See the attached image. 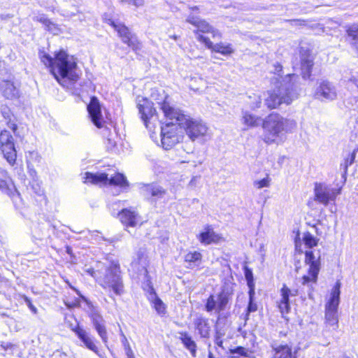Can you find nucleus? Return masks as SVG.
I'll return each instance as SVG.
<instances>
[{
  "mask_svg": "<svg viewBox=\"0 0 358 358\" xmlns=\"http://www.w3.org/2000/svg\"><path fill=\"white\" fill-rule=\"evenodd\" d=\"M319 238L308 231L303 234L301 239L299 238L295 240L296 250L299 253L305 254L304 262L308 266V275H304L301 278V284L308 287L310 297V292L317 283L321 266V252L315 248L317 246Z\"/></svg>",
  "mask_w": 358,
  "mask_h": 358,
  "instance_id": "nucleus-1",
  "label": "nucleus"
},
{
  "mask_svg": "<svg viewBox=\"0 0 358 358\" xmlns=\"http://www.w3.org/2000/svg\"><path fill=\"white\" fill-rule=\"evenodd\" d=\"M86 272L92 275L110 297L124 293V285L120 267L117 262H97L95 268H89Z\"/></svg>",
  "mask_w": 358,
  "mask_h": 358,
  "instance_id": "nucleus-2",
  "label": "nucleus"
},
{
  "mask_svg": "<svg viewBox=\"0 0 358 358\" xmlns=\"http://www.w3.org/2000/svg\"><path fill=\"white\" fill-rule=\"evenodd\" d=\"M296 127L297 122L294 119L271 113L262 120V140L267 145H281L286 141L287 135L293 133Z\"/></svg>",
  "mask_w": 358,
  "mask_h": 358,
  "instance_id": "nucleus-3",
  "label": "nucleus"
},
{
  "mask_svg": "<svg viewBox=\"0 0 358 358\" xmlns=\"http://www.w3.org/2000/svg\"><path fill=\"white\" fill-rule=\"evenodd\" d=\"M40 57L41 62L50 66L51 73L60 84L63 85L59 77L62 80L66 79L72 82L78 80L77 62L73 56L64 50H59L55 53L54 58L45 52L41 53Z\"/></svg>",
  "mask_w": 358,
  "mask_h": 358,
  "instance_id": "nucleus-4",
  "label": "nucleus"
},
{
  "mask_svg": "<svg viewBox=\"0 0 358 358\" xmlns=\"http://www.w3.org/2000/svg\"><path fill=\"white\" fill-rule=\"evenodd\" d=\"M298 79L299 76L294 73L287 74L280 85H276L273 91L268 92V96L265 99L266 106L270 109H273L282 103L289 105L297 99Z\"/></svg>",
  "mask_w": 358,
  "mask_h": 358,
  "instance_id": "nucleus-5",
  "label": "nucleus"
},
{
  "mask_svg": "<svg viewBox=\"0 0 358 358\" xmlns=\"http://www.w3.org/2000/svg\"><path fill=\"white\" fill-rule=\"evenodd\" d=\"M341 283L337 281L331 289V296L325 305V324L334 330L338 328V308L340 303Z\"/></svg>",
  "mask_w": 358,
  "mask_h": 358,
  "instance_id": "nucleus-6",
  "label": "nucleus"
},
{
  "mask_svg": "<svg viewBox=\"0 0 358 358\" xmlns=\"http://www.w3.org/2000/svg\"><path fill=\"white\" fill-rule=\"evenodd\" d=\"M137 108L145 127L151 132L159 124V117L153 103L148 99L138 100Z\"/></svg>",
  "mask_w": 358,
  "mask_h": 358,
  "instance_id": "nucleus-7",
  "label": "nucleus"
},
{
  "mask_svg": "<svg viewBox=\"0 0 358 358\" xmlns=\"http://www.w3.org/2000/svg\"><path fill=\"white\" fill-rule=\"evenodd\" d=\"M85 183H92L94 185H117L120 187H126L129 185L125 176L120 173H117L110 178L104 173H92L86 172L85 173Z\"/></svg>",
  "mask_w": 358,
  "mask_h": 358,
  "instance_id": "nucleus-8",
  "label": "nucleus"
},
{
  "mask_svg": "<svg viewBox=\"0 0 358 358\" xmlns=\"http://www.w3.org/2000/svg\"><path fill=\"white\" fill-rule=\"evenodd\" d=\"M185 131L192 141H204L210 138L208 127L201 120H194L189 117L180 127Z\"/></svg>",
  "mask_w": 358,
  "mask_h": 358,
  "instance_id": "nucleus-9",
  "label": "nucleus"
},
{
  "mask_svg": "<svg viewBox=\"0 0 358 358\" xmlns=\"http://www.w3.org/2000/svg\"><path fill=\"white\" fill-rule=\"evenodd\" d=\"M161 143L165 150H170L184 138L182 128L177 125L166 124L161 127Z\"/></svg>",
  "mask_w": 358,
  "mask_h": 358,
  "instance_id": "nucleus-10",
  "label": "nucleus"
},
{
  "mask_svg": "<svg viewBox=\"0 0 358 358\" xmlns=\"http://www.w3.org/2000/svg\"><path fill=\"white\" fill-rule=\"evenodd\" d=\"M340 194L341 188H334L324 182L315 183L314 199L324 206H327L330 201H334Z\"/></svg>",
  "mask_w": 358,
  "mask_h": 358,
  "instance_id": "nucleus-11",
  "label": "nucleus"
},
{
  "mask_svg": "<svg viewBox=\"0 0 358 358\" xmlns=\"http://www.w3.org/2000/svg\"><path fill=\"white\" fill-rule=\"evenodd\" d=\"M0 150L7 162L10 165L14 164L17 157L14 139L7 130H3L0 133Z\"/></svg>",
  "mask_w": 358,
  "mask_h": 358,
  "instance_id": "nucleus-12",
  "label": "nucleus"
},
{
  "mask_svg": "<svg viewBox=\"0 0 358 358\" xmlns=\"http://www.w3.org/2000/svg\"><path fill=\"white\" fill-rule=\"evenodd\" d=\"M314 92L315 99L322 101H334L337 98L336 87L328 80H320Z\"/></svg>",
  "mask_w": 358,
  "mask_h": 358,
  "instance_id": "nucleus-13",
  "label": "nucleus"
},
{
  "mask_svg": "<svg viewBox=\"0 0 358 358\" xmlns=\"http://www.w3.org/2000/svg\"><path fill=\"white\" fill-rule=\"evenodd\" d=\"M161 108L166 119L170 120V122L167 123L170 125H177L181 127L185 123V121L189 117L182 113L180 110L171 106L166 101L162 103Z\"/></svg>",
  "mask_w": 358,
  "mask_h": 358,
  "instance_id": "nucleus-14",
  "label": "nucleus"
},
{
  "mask_svg": "<svg viewBox=\"0 0 358 358\" xmlns=\"http://www.w3.org/2000/svg\"><path fill=\"white\" fill-rule=\"evenodd\" d=\"M229 302V298L227 293L221 292L215 295L211 294L206 300L205 308L207 312L215 310L220 313L224 310Z\"/></svg>",
  "mask_w": 358,
  "mask_h": 358,
  "instance_id": "nucleus-15",
  "label": "nucleus"
},
{
  "mask_svg": "<svg viewBox=\"0 0 358 358\" xmlns=\"http://www.w3.org/2000/svg\"><path fill=\"white\" fill-rule=\"evenodd\" d=\"M187 22L197 28V30L194 31V33L196 34V37L199 35H201L198 33L199 31H201L203 33H211L214 39H220L221 38V34L218 30L214 29L209 23L200 19L197 16L189 15L187 18Z\"/></svg>",
  "mask_w": 358,
  "mask_h": 358,
  "instance_id": "nucleus-16",
  "label": "nucleus"
},
{
  "mask_svg": "<svg viewBox=\"0 0 358 358\" xmlns=\"http://www.w3.org/2000/svg\"><path fill=\"white\" fill-rule=\"evenodd\" d=\"M87 111L92 123L97 128H102L105 126L106 121L101 113V107L97 98H91L87 106Z\"/></svg>",
  "mask_w": 358,
  "mask_h": 358,
  "instance_id": "nucleus-17",
  "label": "nucleus"
},
{
  "mask_svg": "<svg viewBox=\"0 0 358 358\" xmlns=\"http://www.w3.org/2000/svg\"><path fill=\"white\" fill-rule=\"evenodd\" d=\"M111 26L117 31L123 43L134 50L139 49V43L131 36L127 27L122 24H117L114 21H111Z\"/></svg>",
  "mask_w": 358,
  "mask_h": 358,
  "instance_id": "nucleus-18",
  "label": "nucleus"
},
{
  "mask_svg": "<svg viewBox=\"0 0 358 358\" xmlns=\"http://www.w3.org/2000/svg\"><path fill=\"white\" fill-rule=\"evenodd\" d=\"M0 191L10 198L18 195L15 186L6 170L0 167Z\"/></svg>",
  "mask_w": 358,
  "mask_h": 358,
  "instance_id": "nucleus-19",
  "label": "nucleus"
},
{
  "mask_svg": "<svg viewBox=\"0 0 358 358\" xmlns=\"http://www.w3.org/2000/svg\"><path fill=\"white\" fill-rule=\"evenodd\" d=\"M121 222L127 227H136L141 222V217L134 208H124L118 214Z\"/></svg>",
  "mask_w": 358,
  "mask_h": 358,
  "instance_id": "nucleus-20",
  "label": "nucleus"
},
{
  "mask_svg": "<svg viewBox=\"0 0 358 358\" xmlns=\"http://www.w3.org/2000/svg\"><path fill=\"white\" fill-rule=\"evenodd\" d=\"M73 331L83 342L85 348L100 356L99 348L95 344L94 338L87 331L79 326L73 329Z\"/></svg>",
  "mask_w": 358,
  "mask_h": 358,
  "instance_id": "nucleus-21",
  "label": "nucleus"
},
{
  "mask_svg": "<svg viewBox=\"0 0 358 358\" xmlns=\"http://www.w3.org/2000/svg\"><path fill=\"white\" fill-rule=\"evenodd\" d=\"M197 40L203 43L208 48L211 49L214 52L221 53L223 55H229L234 52L231 45L222 43L214 45L208 38L203 35H199Z\"/></svg>",
  "mask_w": 358,
  "mask_h": 358,
  "instance_id": "nucleus-22",
  "label": "nucleus"
},
{
  "mask_svg": "<svg viewBox=\"0 0 358 358\" xmlns=\"http://www.w3.org/2000/svg\"><path fill=\"white\" fill-rule=\"evenodd\" d=\"M297 294V289H290L285 285H283L280 289L281 299L278 305V308L282 315L288 313L290 310L289 296H294Z\"/></svg>",
  "mask_w": 358,
  "mask_h": 358,
  "instance_id": "nucleus-23",
  "label": "nucleus"
},
{
  "mask_svg": "<svg viewBox=\"0 0 358 358\" xmlns=\"http://www.w3.org/2000/svg\"><path fill=\"white\" fill-rule=\"evenodd\" d=\"M92 320L94 328L96 331L98 335L101 338L106 347L108 348L107 345L108 338L105 320H103V317L99 314L92 315Z\"/></svg>",
  "mask_w": 358,
  "mask_h": 358,
  "instance_id": "nucleus-24",
  "label": "nucleus"
},
{
  "mask_svg": "<svg viewBox=\"0 0 358 358\" xmlns=\"http://www.w3.org/2000/svg\"><path fill=\"white\" fill-rule=\"evenodd\" d=\"M301 70L303 78L309 77L313 65V59L310 52L306 50H301Z\"/></svg>",
  "mask_w": 358,
  "mask_h": 358,
  "instance_id": "nucleus-25",
  "label": "nucleus"
},
{
  "mask_svg": "<svg viewBox=\"0 0 358 358\" xmlns=\"http://www.w3.org/2000/svg\"><path fill=\"white\" fill-rule=\"evenodd\" d=\"M0 90L3 96L8 99H14L19 96L18 90L12 82L8 80H3L0 83Z\"/></svg>",
  "mask_w": 358,
  "mask_h": 358,
  "instance_id": "nucleus-26",
  "label": "nucleus"
},
{
  "mask_svg": "<svg viewBox=\"0 0 358 358\" xmlns=\"http://www.w3.org/2000/svg\"><path fill=\"white\" fill-rule=\"evenodd\" d=\"M275 352V358H296L292 354V348L287 344L273 343L271 345Z\"/></svg>",
  "mask_w": 358,
  "mask_h": 358,
  "instance_id": "nucleus-27",
  "label": "nucleus"
},
{
  "mask_svg": "<svg viewBox=\"0 0 358 358\" xmlns=\"http://www.w3.org/2000/svg\"><path fill=\"white\" fill-rule=\"evenodd\" d=\"M345 28L348 36L352 39L351 46L356 50L358 56V24H352L346 26Z\"/></svg>",
  "mask_w": 358,
  "mask_h": 358,
  "instance_id": "nucleus-28",
  "label": "nucleus"
},
{
  "mask_svg": "<svg viewBox=\"0 0 358 358\" xmlns=\"http://www.w3.org/2000/svg\"><path fill=\"white\" fill-rule=\"evenodd\" d=\"M242 121L243 123L249 127H258L261 123L262 124V120L260 117L252 115L249 112L244 111L243 112Z\"/></svg>",
  "mask_w": 358,
  "mask_h": 358,
  "instance_id": "nucleus-29",
  "label": "nucleus"
},
{
  "mask_svg": "<svg viewBox=\"0 0 358 358\" xmlns=\"http://www.w3.org/2000/svg\"><path fill=\"white\" fill-rule=\"evenodd\" d=\"M145 191L148 195H150L155 199H162L166 194V191L157 185H148L145 186Z\"/></svg>",
  "mask_w": 358,
  "mask_h": 358,
  "instance_id": "nucleus-30",
  "label": "nucleus"
},
{
  "mask_svg": "<svg viewBox=\"0 0 358 358\" xmlns=\"http://www.w3.org/2000/svg\"><path fill=\"white\" fill-rule=\"evenodd\" d=\"M180 339L181 340L182 344L185 345V347L189 350L191 355L193 357H196V343L192 340V337L188 335L186 332H181L180 333Z\"/></svg>",
  "mask_w": 358,
  "mask_h": 358,
  "instance_id": "nucleus-31",
  "label": "nucleus"
},
{
  "mask_svg": "<svg viewBox=\"0 0 358 358\" xmlns=\"http://www.w3.org/2000/svg\"><path fill=\"white\" fill-rule=\"evenodd\" d=\"M149 300H150L154 306L155 309L158 314H164L165 313V306L162 301L157 297L154 289L150 287L149 293Z\"/></svg>",
  "mask_w": 358,
  "mask_h": 358,
  "instance_id": "nucleus-32",
  "label": "nucleus"
},
{
  "mask_svg": "<svg viewBox=\"0 0 358 358\" xmlns=\"http://www.w3.org/2000/svg\"><path fill=\"white\" fill-rule=\"evenodd\" d=\"M198 238L201 243L208 245L217 241V236L213 229L208 227L205 231L199 234Z\"/></svg>",
  "mask_w": 358,
  "mask_h": 358,
  "instance_id": "nucleus-33",
  "label": "nucleus"
},
{
  "mask_svg": "<svg viewBox=\"0 0 358 358\" xmlns=\"http://www.w3.org/2000/svg\"><path fill=\"white\" fill-rule=\"evenodd\" d=\"M196 329L203 338H207L209 336L210 326L208 320L204 318H199L195 322Z\"/></svg>",
  "mask_w": 358,
  "mask_h": 358,
  "instance_id": "nucleus-34",
  "label": "nucleus"
},
{
  "mask_svg": "<svg viewBox=\"0 0 358 358\" xmlns=\"http://www.w3.org/2000/svg\"><path fill=\"white\" fill-rule=\"evenodd\" d=\"M202 255L199 252H189L185 257V261L189 263V266H198L201 260Z\"/></svg>",
  "mask_w": 358,
  "mask_h": 358,
  "instance_id": "nucleus-35",
  "label": "nucleus"
},
{
  "mask_svg": "<svg viewBox=\"0 0 358 358\" xmlns=\"http://www.w3.org/2000/svg\"><path fill=\"white\" fill-rule=\"evenodd\" d=\"M1 114L3 118L6 120L8 127L15 132L17 129V126L13 120L14 116L10 109L6 107L3 108L1 109Z\"/></svg>",
  "mask_w": 358,
  "mask_h": 358,
  "instance_id": "nucleus-36",
  "label": "nucleus"
},
{
  "mask_svg": "<svg viewBox=\"0 0 358 358\" xmlns=\"http://www.w3.org/2000/svg\"><path fill=\"white\" fill-rule=\"evenodd\" d=\"M178 152V158L176 159L178 162L180 163H186L188 162L189 160L187 157V156L189 154L193 153L194 152V147L193 146H187L185 148H183L182 150H177Z\"/></svg>",
  "mask_w": 358,
  "mask_h": 358,
  "instance_id": "nucleus-37",
  "label": "nucleus"
},
{
  "mask_svg": "<svg viewBox=\"0 0 358 358\" xmlns=\"http://www.w3.org/2000/svg\"><path fill=\"white\" fill-rule=\"evenodd\" d=\"M271 178L268 175H266L265 178L262 180H256L253 182V186L258 189H262L264 187H268L271 185Z\"/></svg>",
  "mask_w": 358,
  "mask_h": 358,
  "instance_id": "nucleus-38",
  "label": "nucleus"
},
{
  "mask_svg": "<svg viewBox=\"0 0 358 358\" xmlns=\"http://www.w3.org/2000/svg\"><path fill=\"white\" fill-rule=\"evenodd\" d=\"M245 276L247 280L248 286L249 287L248 294H252L253 291H255V283L253 281V275L252 271L249 269H246L245 272Z\"/></svg>",
  "mask_w": 358,
  "mask_h": 358,
  "instance_id": "nucleus-39",
  "label": "nucleus"
},
{
  "mask_svg": "<svg viewBox=\"0 0 358 358\" xmlns=\"http://www.w3.org/2000/svg\"><path fill=\"white\" fill-rule=\"evenodd\" d=\"M274 74L278 76L279 78H275L276 83H279L280 84L282 83V80L285 77H282L281 72L282 71V66L280 63H275L273 64V70L272 71Z\"/></svg>",
  "mask_w": 358,
  "mask_h": 358,
  "instance_id": "nucleus-40",
  "label": "nucleus"
},
{
  "mask_svg": "<svg viewBox=\"0 0 358 358\" xmlns=\"http://www.w3.org/2000/svg\"><path fill=\"white\" fill-rule=\"evenodd\" d=\"M255 291H253L252 294H249V303L248 306L247 311L248 313L255 312L257 310V306L255 303H254V296Z\"/></svg>",
  "mask_w": 358,
  "mask_h": 358,
  "instance_id": "nucleus-41",
  "label": "nucleus"
},
{
  "mask_svg": "<svg viewBox=\"0 0 358 358\" xmlns=\"http://www.w3.org/2000/svg\"><path fill=\"white\" fill-rule=\"evenodd\" d=\"M34 20L41 22L45 27L46 24H50V20L44 14H38L34 17Z\"/></svg>",
  "mask_w": 358,
  "mask_h": 358,
  "instance_id": "nucleus-42",
  "label": "nucleus"
},
{
  "mask_svg": "<svg viewBox=\"0 0 358 358\" xmlns=\"http://www.w3.org/2000/svg\"><path fill=\"white\" fill-rule=\"evenodd\" d=\"M357 152H358V149L357 150H355L353 151V152L352 153L350 159H347L345 161V163L343 164H341V166H343L344 169H345V171H346L348 167L349 166H350L354 162V160L355 159V156H356V154H357Z\"/></svg>",
  "mask_w": 358,
  "mask_h": 358,
  "instance_id": "nucleus-43",
  "label": "nucleus"
},
{
  "mask_svg": "<svg viewBox=\"0 0 358 358\" xmlns=\"http://www.w3.org/2000/svg\"><path fill=\"white\" fill-rule=\"evenodd\" d=\"M45 28L53 34H58L59 29L57 25L50 20V24H46Z\"/></svg>",
  "mask_w": 358,
  "mask_h": 358,
  "instance_id": "nucleus-44",
  "label": "nucleus"
},
{
  "mask_svg": "<svg viewBox=\"0 0 358 358\" xmlns=\"http://www.w3.org/2000/svg\"><path fill=\"white\" fill-rule=\"evenodd\" d=\"M231 352L232 354H238L239 355L246 357L248 351L243 347H237L235 349L231 350Z\"/></svg>",
  "mask_w": 358,
  "mask_h": 358,
  "instance_id": "nucleus-45",
  "label": "nucleus"
},
{
  "mask_svg": "<svg viewBox=\"0 0 358 358\" xmlns=\"http://www.w3.org/2000/svg\"><path fill=\"white\" fill-rule=\"evenodd\" d=\"M254 100H255V102L251 103L250 104H251V108L255 110V109L259 108L260 107L261 103H262V99L259 96L254 95Z\"/></svg>",
  "mask_w": 358,
  "mask_h": 358,
  "instance_id": "nucleus-46",
  "label": "nucleus"
},
{
  "mask_svg": "<svg viewBox=\"0 0 358 358\" xmlns=\"http://www.w3.org/2000/svg\"><path fill=\"white\" fill-rule=\"evenodd\" d=\"M124 350L127 356V358H135L134 352L128 343L127 344V345H124Z\"/></svg>",
  "mask_w": 358,
  "mask_h": 358,
  "instance_id": "nucleus-47",
  "label": "nucleus"
},
{
  "mask_svg": "<svg viewBox=\"0 0 358 358\" xmlns=\"http://www.w3.org/2000/svg\"><path fill=\"white\" fill-rule=\"evenodd\" d=\"M215 343L217 346H219V347H220V348H223V346H222L223 341H222V338H220V336H219V332H216V334H215Z\"/></svg>",
  "mask_w": 358,
  "mask_h": 358,
  "instance_id": "nucleus-48",
  "label": "nucleus"
},
{
  "mask_svg": "<svg viewBox=\"0 0 358 358\" xmlns=\"http://www.w3.org/2000/svg\"><path fill=\"white\" fill-rule=\"evenodd\" d=\"M129 1H132L131 4L135 6L136 7H140L144 4V0H129Z\"/></svg>",
  "mask_w": 358,
  "mask_h": 358,
  "instance_id": "nucleus-49",
  "label": "nucleus"
},
{
  "mask_svg": "<svg viewBox=\"0 0 358 358\" xmlns=\"http://www.w3.org/2000/svg\"><path fill=\"white\" fill-rule=\"evenodd\" d=\"M349 81L352 83L353 85H355L358 88V76H352L350 79Z\"/></svg>",
  "mask_w": 358,
  "mask_h": 358,
  "instance_id": "nucleus-50",
  "label": "nucleus"
},
{
  "mask_svg": "<svg viewBox=\"0 0 358 358\" xmlns=\"http://www.w3.org/2000/svg\"><path fill=\"white\" fill-rule=\"evenodd\" d=\"M1 346L3 349L6 350L10 348L13 346V345L10 343H3H3H1Z\"/></svg>",
  "mask_w": 358,
  "mask_h": 358,
  "instance_id": "nucleus-51",
  "label": "nucleus"
},
{
  "mask_svg": "<svg viewBox=\"0 0 358 358\" xmlns=\"http://www.w3.org/2000/svg\"><path fill=\"white\" fill-rule=\"evenodd\" d=\"M28 306H29V308L31 310V311H32L33 313H36V311H37L36 308L35 306H34L31 303V302H30V301H29Z\"/></svg>",
  "mask_w": 358,
  "mask_h": 358,
  "instance_id": "nucleus-52",
  "label": "nucleus"
},
{
  "mask_svg": "<svg viewBox=\"0 0 358 358\" xmlns=\"http://www.w3.org/2000/svg\"><path fill=\"white\" fill-rule=\"evenodd\" d=\"M103 20L106 22H107L108 24L111 26V21H113L110 18H107L106 15L103 17Z\"/></svg>",
  "mask_w": 358,
  "mask_h": 358,
  "instance_id": "nucleus-53",
  "label": "nucleus"
},
{
  "mask_svg": "<svg viewBox=\"0 0 358 358\" xmlns=\"http://www.w3.org/2000/svg\"><path fill=\"white\" fill-rule=\"evenodd\" d=\"M120 3L122 4H124V3L131 4L132 1H130L129 0H120Z\"/></svg>",
  "mask_w": 358,
  "mask_h": 358,
  "instance_id": "nucleus-54",
  "label": "nucleus"
},
{
  "mask_svg": "<svg viewBox=\"0 0 358 358\" xmlns=\"http://www.w3.org/2000/svg\"><path fill=\"white\" fill-rule=\"evenodd\" d=\"M189 87L193 90H197L199 88L194 86L192 84H189Z\"/></svg>",
  "mask_w": 358,
  "mask_h": 358,
  "instance_id": "nucleus-55",
  "label": "nucleus"
},
{
  "mask_svg": "<svg viewBox=\"0 0 358 358\" xmlns=\"http://www.w3.org/2000/svg\"><path fill=\"white\" fill-rule=\"evenodd\" d=\"M216 332H219V336H220V338H222L224 336V333L221 332L219 330H217Z\"/></svg>",
  "mask_w": 358,
  "mask_h": 358,
  "instance_id": "nucleus-56",
  "label": "nucleus"
},
{
  "mask_svg": "<svg viewBox=\"0 0 358 358\" xmlns=\"http://www.w3.org/2000/svg\"><path fill=\"white\" fill-rule=\"evenodd\" d=\"M35 192L37 194H41L42 191L40 188V187H38V190H36Z\"/></svg>",
  "mask_w": 358,
  "mask_h": 358,
  "instance_id": "nucleus-57",
  "label": "nucleus"
},
{
  "mask_svg": "<svg viewBox=\"0 0 358 358\" xmlns=\"http://www.w3.org/2000/svg\"><path fill=\"white\" fill-rule=\"evenodd\" d=\"M208 358H214V356L211 352H209L208 353Z\"/></svg>",
  "mask_w": 358,
  "mask_h": 358,
  "instance_id": "nucleus-58",
  "label": "nucleus"
},
{
  "mask_svg": "<svg viewBox=\"0 0 358 358\" xmlns=\"http://www.w3.org/2000/svg\"><path fill=\"white\" fill-rule=\"evenodd\" d=\"M170 38L176 40L178 38V36L176 35L170 36Z\"/></svg>",
  "mask_w": 358,
  "mask_h": 358,
  "instance_id": "nucleus-59",
  "label": "nucleus"
},
{
  "mask_svg": "<svg viewBox=\"0 0 358 358\" xmlns=\"http://www.w3.org/2000/svg\"><path fill=\"white\" fill-rule=\"evenodd\" d=\"M230 358H244V357H238V356L233 355V356H231Z\"/></svg>",
  "mask_w": 358,
  "mask_h": 358,
  "instance_id": "nucleus-60",
  "label": "nucleus"
},
{
  "mask_svg": "<svg viewBox=\"0 0 358 358\" xmlns=\"http://www.w3.org/2000/svg\"><path fill=\"white\" fill-rule=\"evenodd\" d=\"M191 9H192V10H197V9H198V8H197L196 6H194V8H191Z\"/></svg>",
  "mask_w": 358,
  "mask_h": 358,
  "instance_id": "nucleus-61",
  "label": "nucleus"
},
{
  "mask_svg": "<svg viewBox=\"0 0 358 358\" xmlns=\"http://www.w3.org/2000/svg\"><path fill=\"white\" fill-rule=\"evenodd\" d=\"M357 122H358V120H357Z\"/></svg>",
  "mask_w": 358,
  "mask_h": 358,
  "instance_id": "nucleus-62",
  "label": "nucleus"
}]
</instances>
